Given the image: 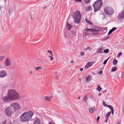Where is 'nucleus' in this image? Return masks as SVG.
<instances>
[{
    "label": "nucleus",
    "mask_w": 124,
    "mask_h": 124,
    "mask_svg": "<svg viewBox=\"0 0 124 124\" xmlns=\"http://www.w3.org/2000/svg\"><path fill=\"white\" fill-rule=\"evenodd\" d=\"M80 97H78V99H80Z\"/></svg>",
    "instance_id": "obj_58"
},
{
    "label": "nucleus",
    "mask_w": 124,
    "mask_h": 124,
    "mask_svg": "<svg viewBox=\"0 0 124 124\" xmlns=\"http://www.w3.org/2000/svg\"><path fill=\"white\" fill-rule=\"evenodd\" d=\"M103 105L105 106V107H107L108 106H107L106 104L103 101L102 102Z\"/></svg>",
    "instance_id": "obj_36"
},
{
    "label": "nucleus",
    "mask_w": 124,
    "mask_h": 124,
    "mask_svg": "<svg viewBox=\"0 0 124 124\" xmlns=\"http://www.w3.org/2000/svg\"><path fill=\"white\" fill-rule=\"evenodd\" d=\"M95 110V109L94 108H90L89 109V111L91 113H93Z\"/></svg>",
    "instance_id": "obj_16"
},
{
    "label": "nucleus",
    "mask_w": 124,
    "mask_h": 124,
    "mask_svg": "<svg viewBox=\"0 0 124 124\" xmlns=\"http://www.w3.org/2000/svg\"><path fill=\"white\" fill-rule=\"evenodd\" d=\"M80 54L81 56L83 55L84 54V53L83 52H81L80 53Z\"/></svg>",
    "instance_id": "obj_39"
},
{
    "label": "nucleus",
    "mask_w": 124,
    "mask_h": 124,
    "mask_svg": "<svg viewBox=\"0 0 124 124\" xmlns=\"http://www.w3.org/2000/svg\"><path fill=\"white\" fill-rule=\"evenodd\" d=\"M94 63V62H89L86 64L85 67V69H87L89 67L91 66Z\"/></svg>",
    "instance_id": "obj_11"
},
{
    "label": "nucleus",
    "mask_w": 124,
    "mask_h": 124,
    "mask_svg": "<svg viewBox=\"0 0 124 124\" xmlns=\"http://www.w3.org/2000/svg\"><path fill=\"white\" fill-rule=\"evenodd\" d=\"M47 6H45V7H44V9H46V8H47Z\"/></svg>",
    "instance_id": "obj_54"
},
{
    "label": "nucleus",
    "mask_w": 124,
    "mask_h": 124,
    "mask_svg": "<svg viewBox=\"0 0 124 124\" xmlns=\"http://www.w3.org/2000/svg\"><path fill=\"white\" fill-rule=\"evenodd\" d=\"M109 51V50L108 49H106L104 50V52L105 53H108Z\"/></svg>",
    "instance_id": "obj_27"
},
{
    "label": "nucleus",
    "mask_w": 124,
    "mask_h": 124,
    "mask_svg": "<svg viewBox=\"0 0 124 124\" xmlns=\"http://www.w3.org/2000/svg\"><path fill=\"white\" fill-rule=\"evenodd\" d=\"M77 2H81V0H75Z\"/></svg>",
    "instance_id": "obj_45"
},
{
    "label": "nucleus",
    "mask_w": 124,
    "mask_h": 124,
    "mask_svg": "<svg viewBox=\"0 0 124 124\" xmlns=\"http://www.w3.org/2000/svg\"><path fill=\"white\" fill-rule=\"evenodd\" d=\"M93 5L94 8V12H96L100 10L103 4L102 0H98Z\"/></svg>",
    "instance_id": "obj_4"
},
{
    "label": "nucleus",
    "mask_w": 124,
    "mask_h": 124,
    "mask_svg": "<svg viewBox=\"0 0 124 124\" xmlns=\"http://www.w3.org/2000/svg\"><path fill=\"white\" fill-rule=\"evenodd\" d=\"M50 53L51 54V55H53V54L52 51L51 52V53Z\"/></svg>",
    "instance_id": "obj_49"
},
{
    "label": "nucleus",
    "mask_w": 124,
    "mask_h": 124,
    "mask_svg": "<svg viewBox=\"0 0 124 124\" xmlns=\"http://www.w3.org/2000/svg\"><path fill=\"white\" fill-rule=\"evenodd\" d=\"M5 112L7 116L9 117L11 116L13 114L12 109L10 107H8L5 108Z\"/></svg>",
    "instance_id": "obj_8"
},
{
    "label": "nucleus",
    "mask_w": 124,
    "mask_h": 124,
    "mask_svg": "<svg viewBox=\"0 0 124 124\" xmlns=\"http://www.w3.org/2000/svg\"><path fill=\"white\" fill-rule=\"evenodd\" d=\"M85 98H84V101L85 102H86V98L87 97V96L86 95L85 96Z\"/></svg>",
    "instance_id": "obj_32"
},
{
    "label": "nucleus",
    "mask_w": 124,
    "mask_h": 124,
    "mask_svg": "<svg viewBox=\"0 0 124 124\" xmlns=\"http://www.w3.org/2000/svg\"><path fill=\"white\" fill-rule=\"evenodd\" d=\"M103 48H100L97 50V52L98 53H103Z\"/></svg>",
    "instance_id": "obj_13"
},
{
    "label": "nucleus",
    "mask_w": 124,
    "mask_h": 124,
    "mask_svg": "<svg viewBox=\"0 0 124 124\" xmlns=\"http://www.w3.org/2000/svg\"><path fill=\"white\" fill-rule=\"evenodd\" d=\"M92 9V7L91 6H89L86 8V10L87 11L91 10Z\"/></svg>",
    "instance_id": "obj_18"
},
{
    "label": "nucleus",
    "mask_w": 124,
    "mask_h": 124,
    "mask_svg": "<svg viewBox=\"0 0 124 124\" xmlns=\"http://www.w3.org/2000/svg\"><path fill=\"white\" fill-rule=\"evenodd\" d=\"M42 68L40 67H36L35 69V70H39V69H42Z\"/></svg>",
    "instance_id": "obj_26"
},
{
    "label": "nucleus",
    "mask_w": 124,
    "mask_h": 124,
    "mask_svg": "<svg viewBox=\"0 0 124 124\" xmlns=\"http://www.w3.org/2000/svg\"><path fill=\"white\" fill-rule=\"evenodd\" d=\"M117 29V28L115 27H113L111 30L113 31H115Z\"/></svg>",
    "instance_id": "obj_37"
},
{
    "label": "nucleus",
    "mask_w": 124,
    "mask_h": 124,
    "mask_svg": "<svg viewBox=\"0 0 124 124\" xmlns=\"http://www.w3.org/2000/svg\"><path fill=\"white\" fill-rule=\"evenodd\" d=\"M84 50H91V48L90 47H88L84 49Z\"/></svg>",
    "instance_id": "obj_29"
},
{
    "label": "nucleus",
    "mask_w": 124,
    "mask_h": 124,
    "mask_svg": "<svg viewBox=\"0 0 124 124\" xmlns=\"http://www.w3.org/2000/svg\"><path fill=\"white\" fill-rule=\"evenodd\" d=\"M105 12L108 15H111L114 12L113 10L111 8L107 7L104 8Z\"/></svg>",
    "instance_id": "obj_6"
},
{
    "label": "nucleus",
    "mask_w": 124,
    "mask_h": 124,
    "mask_svg": "<svg viewBox=\"0 0 124 124\" xmlns=\"http://www.w3.org/2000/svg\"><path fill=\"white\" fill-rule=\"evenodd\" d=\"M112 31H113L111 29L108 32V34H111Z\"/></svg>",
    "instance_id": "obj_42"
},
{
    "label": "nucleus",
    "mask_w": 124,
    "mask_h": 124,
    "mask_svg": "<svg viewBox=\"0 0 124 124\" xmlns=\"http://www.w3.org/2000/svg\"><path fill=\"white\" fill-rule=\"evenodd\" d=\"M117 70V67L115 66L114 67L112 68L111 69V71L114 72L116 70Z\"/></svg>",
    "instance_id": "obj_20"
},
{
    "label": "nucleus",
    "mask_w": 124,
    "mask_h": 124,
    "mask_svg": "<svg viewBox=\"0 0 124 124\" xmlns=\"http://www.w3.org/2000/svg\"><path fill=\"white\" fill-rule=\"evenodd\" d=\"M73 17L75 19L74 22L77 23H79L80 22L81 15L80 12L78 10L75 12L73 14Z\"/></svg>",
    "instance_id": "obj_3"
},
{
    "label": "nucleus",
    "mask_w": 124,
    "mask_h": 124,
    "mask_svg": "<svg viewBox=\"0 0 124 124\" xmlns=\"http://www.w3.org/2000/svg\"><path fill=\"white\" fill-rule=\"evenodd\" d=\"M53 55L49 56L48 57L50 58V60L51 61L53 60Z\"/></svg>",
    "instance_id": "obj_30"
},
{
    "label": "nucleus",
    "mask_w": 124,
    "mask_h": 124,
    "mask_svg": "<svg viewBox=\"0 0 124 124\" xmlns=\"http://www.w3.org/2000/svg\"><path fill=\"white\" fill-rule=\"evenodd\" d=\"M109 57L106 60H105L104 61V62H103V64H105L107 62L108 59H109Z\"/></svg>",
    "instance_id": "obj_34"
},
{
    "label": "nucleus",
    "mask_w": 124,
    "mask_h": 124,
    "mask_svg": "<svg viewBox=\"0 0 124 124\" xmlns=\"http://www.w3.org/2000/svg\"><path fill=\"white\" fill-rule=\"evenodd\" d=\"M84 0L86 3L87 4L89 3L90 0Z\"/></svg>",
    "instance_id": "obj_31"
},
{
    "label": "nucleus",
    "mask_w": 124,
    "mask_h": 124,
    "mask_svg": "<svg viewBox=\"0 0 124 124\" xmlns=\"http://www.w3.org/2000/svg\"><path fill=\"white\" fill-rule=\"evenodd\" d=\"M117 17L118 19L120 20H122L124 18V7L123 11L119 14Z\"/></svg>",
    "instance_id": "obj_9"
},
{
    "label": "nucleus",
    "mask_w": 124,
    "mask_h": 124,
    "mask_svg": "<svg viewBox=\"0 0 124 124\" xmlns=\"http://www.w3.org/2000/svg\"><path fill=\"white\" fill-rule=\"evenodd\" d=\"M75 67V68H77L78 67H77V66H76Z\"/></svg>",
    "instance_id": "obj_60"
},
{
    "label": "nucleus",
    "mask_w": 124,
    "mask_h": 124,
    "mask_svg": "<svg viewBox=\"0 0 124 124\" xmlns=\"http://www.w3.org/2000/svg\"><path fill=\"white\" fill-rule=\"evenodd\" d=\"M51 51L50 50H48L47 51V52L49 53V52L50 53H51Z\"/></svg>",
    "instance_id": "obj_50"
},
{
    "label": "nucleus",
    "mask_w": 124,
    "mask_h": 124,
    "mask_svg": "<svg viewBox=\"0 0 124 124\" xmlns=\"http://www.w3.org/2000/svg\"><path fill=\"white\" fill-rule=\"evenodd\" d=\"M5 58V57L4 56H0V61H1L4 58Z\"/></svg>",
    "instance_id": "obj_35"
},
{
    "label": "nucleus",
    "mask_w": 124,
    "mask_h": 124,
    "mask_svg": "<svg viewBox=\"0 0 124 124\" xmlns=\"http://www.w3.org/2000/svg\"><path fill=\"white\" fill-rule=\"evenodd\" d=\"M33 112L31 111L23 113L20 116V120L22 122L28 121L33 115Z\"/></svg>",
    "instance_id": "obj_2"
},
{
    "label": "nucleus",
    "mask_w": 124,
    "mask_h": 124,
    "mask_svg": "<svg viewBox=\"0 0 124 124\" xmlns=\"http://www.w3.org/2000/svg\"><path fill=\"white\" fill-rule=\"evenodd\" d=\"M108 119V118H106V119L105 120V123H107V122Z\"/></svg>",
    "instance_id": "obj_47"
},
{
    "label": "nucleus",
    "mask_w": 124,
    "mask_h": 124,
    "mask_svg": "<svg viewBox=\"0 0 124 124\" xmlns=\"http://www.w3.org/2000/svg\"><path fill=\"white\" fill-rule=\"evenodd\" d=\"M112 31H113L111 29L108 32V34H111Z\"/></svg>",
    "instance_id": "obj_41"
},
{
    "label": "nucleus",
    "mask_w": 124,
    "mask_h": 124,
    "mask_svg": "<svg viewBox=\"0 0 124 124\" xmlns=\"http://www.w3.org/2000/svg\"><path fill=\"white\" fill-rule=\"evenodd\" d=\"M85 20L87 23H90V24H92L91 21H90L88 19H87L86 18L85 19Z\"/></svg>",
    "instance_id": "obj_25"
},
{
    "label": "nucleus",
    "mask_w": 124,
    "mask_h": 124,
    "mask_svg": "<svg viewBox=\"0 0 124 124\" xmlns=\"http://www.w3.org/2000/svg\"><path fill=\"white\" fill-rule=\"evenodd\" d=\"M10 106L13 108L14 110L19 109L21 108L20 105L18 103L16 102L12 103L10 104Z\"/></svg>",
    "instance_id": "obj_7"
},
{
    "label": "nucleus",
    "mask_w": 124,
    "mask_h": 124,
    "mask_svg": "<svg viewBox=\"0 0 124 124\" xmlns=\"http://www.w3.org/2000/svg\"><path fill=\"white\" fill-rule=\"evenodd\" d=\"M90 97L91 99H93L94 98V96L93 95V94H91L90 95Z\"/></svg>",
    "instance_id": "obj_28"
},
{
    "label": "nucleus",
    "mask_w": 124,
    "mask_h": 124,
    "mask_svg": "<svg viewBox=\"0 0 124 124\" xmlns=\"http://www.w3.org/2000/svg\"><path fill=\"white\" fill-rule=\"evenodd\" d=\"M1 66L0 65V69L1 68Z\"/></svg>",
    "instance_id": "obj_61"
},
{
    "label": "nucleus",
    "mask_w": 124,
    "mask_h": 124,
    "mask_svg": "<svg viewBox=\"0 0 124 124\" xmlns=\"http://www.w3.org/2000/svg\"><path fill=\"white\" fill-rule=\"evenodd\" d=\"M80 70L81 71H82L83 70V69L82 68H81V69H80Z\"/></svg>",
    "instance_id": "obj_51"
},
{
    "label": "nucleus",
    "mask_w": 124,
    "mask_h": 124,
    "mask_svg": "<svg viewBox=\"0 0 124 124\" xmlns=\"http://www.w3.org/2000/svg\"><path fill=\"white\" fill-rule=\"evenodd\" d=\"M7 96L3 97V100L5 102H10L18 99L20 98L19 94L13 89L9 90L7 93Z\"/></svg>",
    "instance_id": "obj_1"
},
{
    "label": "nucleus",
    "mask_w": 124,
    "mask_h": 124,
    "mask_svg": "<svg viewBox=\"0 0 124 124\" xmlns=\"http://www.w3.org/2000/svg\"><path fill=\"white\" fill-rule=\"evenodd\" d=\"M101 95V93H99V95Z\"/></svg>",
    "instance_id": "obj_59"
},
{
    "label": "nucleus",
    "mask_w": 124,
    "mask_h": 124,
    "mask_svg": "<svg viewBox=\"0 0 124 124\" xmlns=\"http://www.w3.org/2000/svg\"><path fill=\"white\" fill-rule=\"evenodd\" d=\"M40 122L39 119H37L35 120L33 124H40Z\"/></svg>",
    "instance_id": "obj_15"
},
{
    "label": "nucleus",
    "mask_w": 124,
    "mask_h": 124,
    "mask_svg": "<svg viewBox=\"0 0 124 124\" xmlns=\"http://www.w3.org/2000/svg\"><path fill=\"white\" fill-rule=\"evenodd\" d=\"M107 107H109L111 110V109H114L113 107L109 105V106H108Z\"/></svg>",
    "instance_id": "obj_33"
},
{
    "label": "nucleus",
    "mask_w": 124,
    "mask_h": 124,
    "mask_svg": "<svg viewBox=\"0 0 124 124\" xmlns=\"http://www.w3.org/2000/svg\"><path fill=\"white\" fill-rule=\"evenodd\" d=\"M13 8L12 7H10L9 8V13L10 14L12 13L13 11Z\"/></svg>",
    "instance_id": "obj_21"
},
{
    "label": "nucleus",
    "mask_w": 124,
    "mask_h": 124,
    "mask_svg": "<svg viewBox=\"0 0 124 124\" xmlns=\"http://www.w3.org/2000/svg\"><path fill=\"white\" fill-rule=\"evenodd\" d=\"M111 114V112L110 111L108 113H107L106 115L105 116V117L106 118H108L109 116Z\"/></svg>",
    "instance_id": "obj_19"
},
{
    "label": "nucleus",
    "mask_w": 124,
    "mask_h": 124,
    "mask_svg": "<svg viewBox=\"0 0 124 124\" xmlns=\"http://www.w3.org/2000/svg\"><path fill=\"white\" fill-rule=\"evenodd\" d=\"M11 63V62L10 61V60L8 58L7 59L5 62V64L6 66L7 67L10 66Z\"/></svg>",
    "instance_id": "obj_12"
},
{
    "label": "nucleus",
    "mask_w": 124,
    "mask_h": 124,
    "mask_svg": "<svg viewBox=\"0 0 124 124\" xmlns=\"http://www.w3.org/2000/svg\"><path fill=\"white\" fill-rule=\"evenodd\" d=\"M79 80L80 81H81V79H80Z\"/></svg>",
    "instance_id": "obj_64"
},
{
    "label": "nucleus",
    "mask_w": 124,
    "mask_h": 124,
    "mask_svg": "<svg viewBox=\"0 0 124 124\" xmlns=\"http://www.w3.org/2000/svg\"><path fill=\"white\" fill-rule=\"evenodd\" d=\"M97 89L98 90L99 92H100L101 90L102 89V88L99 85H98V87Z\"/></svg>",
    "instance_id": "obj_24"
},
{
    "label": "nucleus",
    "mask_w": 124,
    "mask_h": 124,
    "mask_svg": "<svg viewBox=\"0 0 124 124\" xmlns=\"http://www.w3.org/2000/svg\"><path fill=\"white\" fill-rule=\"evenodd\" d=\"M121 76H123V73L122 72H121Z\"/></svg>",
    "instance_id": "obj_57"
},
{
    "label": "nucleus",
    "mask_w": 124,
    "mask_h": 124,
    "mask_svg": "<svg viewBox=\"0 0 124 124\" xmlns=\"http://www.w3.org/2000/svg\"><path fill=\"white\" fill-rule=\"evenodd\" d=\"M1 7H0V10H1Z\"/></svg>",
    "instance_id": "obj_63"
},
{
    "label": "nucleus",
    "mask_w": 124,
    "mask_h": 124,
    "mask_svg": "<svg viewBox=\"0 0 124 124\" xmlns=\"http://www.w3.org/2000/svg\"><path fill=\"white\" fill-rule=\"evenodd\" d=\"M117 62V61L115 59L114 60L113 62V64L114 65H116Z\"/></svg>",
    "instance_id": "obj_23"
},
{
    "label": "nucleus",
    "mask_w": 124,
    "mask_h": 124,
    "mask_svg": "<svg viewBox=\"0 0 124 124\" xmlns=\"http://www.w3.org/2000/svg\"><path fill=\"white\" fill-rule=\"evenodd\" d=\"M92 79V78L91 76H89L86 77V81L87 82H89V81L91 80Z\"/></svg>",
    "instance_id": "obj_17"
},
{
    "label": "nucleus",
    "mask_w": 124,
    "mask_h": 124,
    "mask_svg": "<svg viewBox=\"0 0 124 124\" xmlns=\"http://www.w3.org/2000/svg\"><path fill=\"white\" fill-rule=\"evenodd\" d=\"M85 31L88 32L91 31L93 34L97 35L99 34V33L97 32L100 31V29L97 28H94L90 29H85Z\"/></svg>",
    "instance_id": "obj_5"
},
{
    "label": "nucleus",
    "mask_w": 124,
    "mask_h": 124,
    "mask_svg": "<svg viewBox=\"0 0 124 124\" xmlns=\"http://www.w3.org/2000/svg\"><path fill=\"white\" fill-rule=\"evenodd\" d=\"M114 109H111V112L112 114H114Z\"/></svg>",
    "instance_id": "obj_44"
},
{
    "label": "nucleus",
    "mask_w": 124,
    "mask_h": 124,
    "mask_svg": "<svg viewBox=\"0 0 124 124\" xmlns=\"http://www.w3.org/2000/svg\"><path fill=\"white\" fill-rule=\"evenodd\" d=\"M8 124H13L11 122L9 121L8 123Z\"/></svg>",
    "instance_id": "obj_48"
},
{
    "label": "nucleus",
    "mask_w": 124,
    "mask_h": 124,
    "mask_svg": "<svg viewBox=\"0 0 124 124\" xmlns=\"http://www.w3.org/2000/svg\"><path fill=\"white\" fill-rule=\"evenodd\" d=\"M32 71H31L30 72V73L31 74H32Z\"/></svg>",
    "instance_id": "obj_52"
},
{
    "label": "nucleus",
    "mask_w": 124,
    "mask_h": 124,
    "mask_svg": "<svg viewBox=\"0 0 124 124\" xmlns=\"http://www.w3.org/2000/svg\"><path fill=\"white\" fill-rule=\"evenodd\" d=\"M100 118V117L99 116H98L97 117V122H98L99 120V119Z\"/></svg>",
    "instance_id": "obj_43"
},
{
    "label": "nucleus",
    "mask_w": 124,
    "mask_h": 124,
    "mask_svg": "<svg viewBox=\"0 0 124 124\" xmlns=\"http://www.w3.org/2000/svg\"><path fill=\"white\" fill-rule=\"evenodd\" d=\"M122 54V53L121 52H120L118 53L117 55V56L118 57L120 56H121Z\"/></svg>",
    "instance_id": "obj_38"
},
{
    "label": "nucleus",
    "mask_w": 124,
    "mask_h": 124,
    "mask_svg": "<svg viewBox=\"0 0 124 124\" xmlns=\"http://www.w3.org/2000/svg\"><path fill=\"white\" fill-rule=\"evenodd\" d=\"M6 120H5L2 123V124H6Z\"/></svg>",
    "instance_id": "obj_40"
},
{
    "label": "nucleus",
    "mask_w": 124,
    "mask_h": 124,
    "mask_svg": "<svg viewBox=\"0 0 124 124\" xmlns=\"http://www.w3.org/2000/svg\"><path fill=\"white\" fill-rule=\"evenodd\" d=\"M4 1L5 2V3L6 2V0H4Z\"/></svg>",
    "instance_id": "obj_62"
},
{
    "label": "nucleus",
    "mask_w": 124,
    "mask_h": 124,
    "mask_svg": "<svg viewBox=\"0 0 124 124\" xmlns=\"http://www.w3.org/2000/svg\"><path fill=\"white\" fill-rule=\"evenodd\" d=\"M53 124L52 123V122H49V124Z\"/></svg>",
    "instance_id": "obj_53"
},
{
    "label": "nucleus",
    "mask_w": 124,
    "mask_h": 124,
    "mask_svg": "<svg viewBox=\"0 0 124 124\" xmlns=\"http://www.w3.org/2000/svg\"><path fill=\"white\" fill-rule=\"evenodd\" d=\"M44 99L46 101H50L51 100V97L45 96L44 97Z\"/></svg>",
    "instance_id": "obj_14"
},
{
    "label": "nucleus",
    "mask_w": 124,
    "mask_h": 124,
    "mask_svg": "<svg viewBox=\"0 0 124 124\" xmlns=\"http://www.w3.org/2000/svg\"><path fill=\"white\" fill-rule=\"evenodd\" d=\"M117 124H120V123L119 122H117Z\"/></svg>",
    "instance_id": "obj_55"
},
{
    "label": "nucleus",
    "mask_w": 124,
    "mask_h": 124,
    "mask_svg": "<svg viewBox=\"0 0 124 124\" xmlns=\"http://www.w3.org/2000/svg\"><path fill=\"white\" fill-rule=\"evenodd\" d=\"M7 75L6 71L3 70H2L0 71V77L2 78L5 77Z\"/></svg>",
    "instance_id": "obj_10"
},
{
    "label": "nucleus",
    "mask_w": 124,
    "mask_h": 124,
    "mask_svg": "<svg viewBox=\"0 0 124 124\" xmlns=\"http://www.w3.org/2000/svg\"><path fill=\"white\" fill-rule=\"evenodd\" d=\"M102 73V70H101L99 72V74H101Z\"/></svg>",
    "instance_id": "obj_46"
},
{
    "label": "nucleus",
    "mask_w": 124,
    "mask_h": 124,
    "mask_svg": "<svg viewBox=\"0 0 124 124\" xmlns=\"http://www.w3.org/2000/svg\"><path fill=\"white\" fill-rule=\"evenodd\" d=\"M71 63H74V62H73V61H71Z\"/></svg>",
    "instance_id": "obj_56"
},
{
    "label": "nucleus",
    "mask_w": 124,
    "mask_h": 124,
    "mask_svg": "<svg viewBox=\"0 0 124 124\" xmlns=\"http://www.w3.org/2000/svg\"><path fill=\"white\" fill-rule=\"evenodd\" d=\"M67 27L68 28V30H70L71 28V26H70L68 23H67Z\"/></svg>",
    "instance_id": "obj_22"
}]
</instances>
